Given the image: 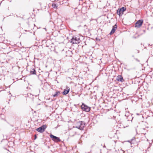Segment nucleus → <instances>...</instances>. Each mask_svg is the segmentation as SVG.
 <instances>
[{
	"label": "nucleus",
	"instance_id": "obj_1",
	"mask_svg": "<svg viewBox=\"0 0 153 153\" xmlns=\"http://www.w3.org/2000/svg\"><path fill=\"white\" fill-rule=\"evenodd\" d=\"M79 37L78 36H73L70 42L72 44H78L80 42Z\"/></svg>",
	"mask_w": 153,
	"mask_h": 153
},
{
	"label": "nucleus",
	"instance_id": "obj_2",
	"mask_svg": "<svg viewBox=\"0 0 153 153\" xmlns=\"http://www.w3.org/2000/svg\"><path fill=\"white\" fill-rule=\"evenodd\" d=\"M85 124V123L83 121H79L76 123L75 128L80 130H82L84 128Z\"/></svg>",
	"mask_w": 153,
	"mask_h": 153
},
{
	"label": "nucleus",
	"instance_id": "obj_3",
	"mask_svg": "<svg viewBox=\"0 0 153 153\" xmlns=\"http://www.w3.org/2000/svg\"><path fill=\"white\" fill-rule=\"evenodd\" d=\"M81 107L82 111L86 112H89L91 110V108L90 107L88 106L83 103H82Z\"/></svg>",
	"mask_w": 153,
	"mask_h": 153
},
{
	"label": "nucleus",
	"instance_id": "obj_4",
	"mask_svg": "<svg viewBox=\"0 0 153 153\" xmlns=\"http://www.w3.org/2000/svg\"><path fill=\"white\" fill-rule=\"evenodd\" d=\"M50 136L52 140L55 142L57 143L62 142L63 143H64L63 141H62L59 137H57L52 134H51L50 135Z\"/></svg>",
	"mask_w": 153,
	"mask_h": 153
},
{
	"label": "nucleus",
	"instance_id": "obj_5",
	"mask_svg": "<svg viewBox=\"0 0 153 153\" xmlns=\"http://www.w3.org/2000/svg\"><path fill=\"white\" fill-rule=\"evenodd\" d=\"M47 126L46 125H43L40 127L36 129V130L38 132L42 133L45 130Z\"/></svg>",
	"mask_w": 153,
	"mask_h": 153
},
{
	"label": "nucleus",
	"instance_id": "obj_6",
	"mask_svg": "<svg viewBox=\"0 0 153 153\" xmlns=\"http://www.w3.org/2000/svg\"><path fill=\"white\" fill-rule=\"evenodd\" d=\"M143 22V20L140 19L138 20L135 24V27H140L142 25Z\"/></svg>",
	"mask_w": 153,
	"mask_h": 153
},
{
	"label": "nucleus",
	"instance_id": "obj_7",
	"mask_svg": "<svg viewBox=\"0 0 153 153\" xmlns=\"http://www.w3.org/2000/svg\"><path fill=\"white\" fill-rule=\"evenodd\" d=\"M117 25L116 24L114 26H113L112 28L110 33V34L111 35L113 34L115 32L117 28Z\"/></svg>",
	"mask_w": 153,
	"mask_h": 153
},
{
	"label": "nucleus",
	"instance_id": "obj_8",
	"mask_svg": "<svg viewBox=\"0 0 153 153\" xmlns=\"http://www.w3.org/2000/svg\"><path fill=\"white\" fill-rule=\"evenodd\" d=\"M116 80L117 81H120L121 82H123L124 81L122 76L121 75H119L117 76Z\"/></svg>",
	"mask_w": 153,
	"mask_h": 153
},
{
	"label": "nucleus",
	"instance_id": "obj_9",
	"mask_svg": "<svg viewBox=\"0 0 153 153\" xmlns=\"http://www.w3.org/2000/svg\"><path fill=\"white\" fill-rule=\"evenodd\" d=\"M117 13L120 16H122L123 14V13L122 11L120 9H118L117 11Z\"/></svg>",
	"mask_w": 153,
	"mask_h": 153
},
{
	"label": "nucleus",
	"instance_id": "obj_10",
	"mask_svg": "<svg viewBox=\"0 0 153 153\" xmlns=\"http://www.w3.org/2000/svg\"><path fill=\"white\" fill-rule=\"evenodd\" d=\"M54 144H50V145L48 146V147L49 149H51V152L54 151L55 150V149H52V148H54Z\"/></svg>",
	"mask_w": 153,
	"mask_h": 153
},
{
	"label": "nucleus",
	"instance_id": "obj_11",
	"mask_svg": "<svg viewBox=\"0 0 153 153\" xmlns=\"http://www.w3.org/2000/svg\"><path fill=\"white\" fill-rule=\"evenodd\" d=\"M70 91V89H65L62 92V94L63 95H66Z\"/></svg>",
	"mask_w": 153,
	"mask_h": 153
},
{
	"label": "nucleus",
	"instance_id": "obj_12",
	"mask_svg": "<svg viewBox=\"0 0 153 153\" xmlns=\"http://www.w3.org/2000/svg\"><path fill=\"white\" fill-rule=\"evenodd\" d=\"M30 74H36V71L35 69L33 68L31 69L30 72Z\"/></svg>",
	"mask_w": 153,
	"mask_h": 153
},
{
	"label": "nucleus",
	"instance_id": "obj_13",
	"mask_svg": "<svg viewBox=\"0 0 153 153\" xmlns=\"http://www.w3.org/2000/svg\"><path fill=\"white\" fill-rule=\"evenodd\" d=\"M60 91H56L55 92V93L52 95V96H53V97H57V96L60 94Z\"/></svg>",
	"mask_w": 153,
	"mask_h": 153
},
{
	"label": "nucleus",
	"instance_id": "obj_14",
	"mask_svg": "<svg viewBox=\"0 0 153 153\" xmlns=\"http://www.w3.org/2000/svg\"><path fill=\"white\" fill-rule=\"evenodd\" d=\"M132 115L133 114L130 115H128V116L127 119L128 120V121H129L130 119H131V121L132 122V119H133V117H132Z\"/></svg>",
	"mask_w": 153,
	"mask_h": 153
},
{
	"label": "nucleus",
	"instance_id": "obj_15",
	"mask_svg": "<svg viewBox=\"0 0 153 153\" xmlns=\"http://www.w3.org/2000/svg\"><path fill=\"white\" fill-rule=\"evenodd\" d=\"M135 137H133L132 139H131L130 140H128L127 141V142L130 143H131V142L133 141V140H135Z\"/></svg>",
	"mask_w": 153,
	"mask_h": 153
},
{
	"label": "nucleus",
	"instance_id": "obj_16",
	"mask_svg": "<svg viewBox=\"0 0 153 153\" xmlns=\"http://www.w3.org/2000/svg\"><path fill=\"white\" fill-rule=\"evenodd\" d=\"M120 9H121V10L123 12L124 11H125L126 10V8L125 7H121V8H120Z\"/></svg>",
	"mask_w": 153,
	"mask_h": 153
},
{
	"label": "nucleus",
	"instance_id": "obj_17",
	"mask_svg": "<svg viewBox=\"0 0 153 153\" xmlns=\"http://www.w3.org/2000/svg\"><path fill=\"white\" fill-rule=\"evenodd\" d=\"M53 7L54 8H57V6L55 4L53 3L52 5Z\"/></svg>",
	"mask_w": 153,
	"mask_h": 153
},
{
	"label": "nucleus",
	"instance_id": "obj_18",
	"mask_svg": "<svg viewBox=\"0 0 153 153\" xmlns=\"http://www.w3.org/2000/svg\"><path fill=\"white\" fill-rule=\"evenodd\" d=\"M137 61H139V60H138V59H135Z\"/></svg>",
	"mask_w": 153,
	"mask_h": 153
},
{
	"label": "nucleus",
	"instance_id": "obj_19",
	"mask_svg": "<svg viewBox=\"0 0 153 153\" xmlns=\"http://www.w3.org/2000/svg\"><path fill=\"white\" fill-rule=\"evenodd\" d=\"M132 57H134V55H132Z\"/></svg>",
	"mask_w": 153,
	"mask_h": 153
},
{
	"label": "nucleus",
	"instance_id": "obj_20",
	"mask_svg": "<svg viewBox=\"0 0 153 153\" xmlns=\"http://www.w3.org/2000/svg\"><path fill=\"white\" fill-rule=\"evenodd\" d=\"M30 147L31 148V147H31V146H30Z\"/></svg>",
	"mask_w": 153,
	"mask_h": 153
},
{
	"label": "nucleus",
	"instance_id": "obj_21",
	"mask_svg": "<svg viewBox=\"0 0 153 153\" xmlns=\"http://www.w3.org/2000/svg\"><path fill=\"white\" fill-rule=\"evenodd\" d=\"M150 147H149L148 148V149Z\"/></svg>",
	"mask_w": 153,
	"mask_h": 153
},
{
	"label": "nucleus",
	"instance_id": "obj_22",
	"mask_svg": "<svg viewBox=\"0 0 153 153\" xmlns=\"http://www.w3.org/2000/svg\"><path fill=\"white\" fill-rule=\"evenodd\" d=\"M104 146H105V145L104 144V146H103V147H104Z\"/></svg>",
	"mask_w": 153,
	"mask_h": 153
},
{
	"label": "nucleus",
	"instance_id": "obj_23",
	"mask_svg": "<svg viewBox=\"0 0 153 153\" xmlns=\"http://www.w3.org/2000/svg\"><path fill=\"white\" fill-rule=\"evenodd\" d=\"M4 149H7L6 148H4Z\"/></svg>",
	"mask_w": 153,
	"mask_h": 153
},
{
	"label": "nucleus",
	"instance_id": "obj_24",
	"mask_svg": "<svg viewBox=\"0 0 153 153\" xmlns=\"http://www.w3.org/2000/svg\"><path fill=\"white\" fill-rule=\"evenodd\" d=\"M32 145H34V144H32Z\"/></svg>",
	"mask_w": 153,
	"mask_h": 153
},
{
	"label": "nucleus",
	"instance_id": "obj_25",
	"mask_svg": "<svg viewBox=\"0 0 153 153\" xmlns=\"http://www.w3.org/2000/svg\"><path fill=\"white\" fill-rule=\"evenodd\" d=\"M33 153H35V152H34Z\"/></svg>",
	"mask_w": 153,
	"mask_h": 153
}]
</instances>
